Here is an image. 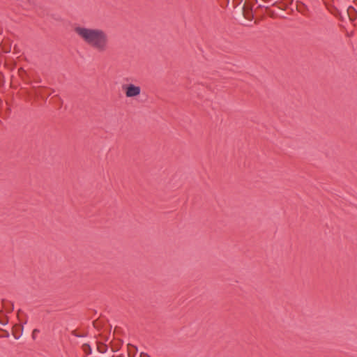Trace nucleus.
I'll return each mask as SVG.
<instances>
[{
    "mask_svg": "<svg viewBox=\"0 0 357 357\" xmlns=\"http://www.w3.org/2000/svg\"><path fill=\"white\" fill-rule=\"evenodd\" d=\"M75 31L87 44L98 51L103 52L107 49V37L103 31L77 27Z\"/></svg>",
    "mask_w": 357,
    "mask_h": 357,
    "instance_id": "f257e3e1",
    "label": "nucleus"
},
{
    "mask_svg": "<svg viewBox=\"0 0 357 357\" xmlns=\"http://www.w3.org/2000/svg\"><path fill=\"white\" fill-rule=\"evenodd\" d=\"M126 95L127 97L137 96L140 93L141 89L139 86L133 84H129L126 87Z\"/></svg>",
    "mask_w": 357,
    "mask_h": 357,
    "instance_id": "f03ea898",
    "label": "nucleus"
},
{
    "mask_svg": "<svg viewBox=\"0 0 357 357\" xmlns=\"http://www.w3.org/2000/svg\"><path fill=\"white\" fill-rule=\"evenodd\" d=\"M82 349L86 355H89L91 353V348L89 344H84L82 346Z\"/></svg>",
    "mask_w": 357,
    "mask_h": 357,
    "instance_id": "7ed1b4c3",
    "label": "nucleus"
},
{
    "mask_svg": "<svg viewBox=\"0 0 357 357\" xmlns=\"http://www.w3.org/2000/svg\"><path fill=\"white\" fill-rule=\"evenodd\" d=\"M98 349L100 353H104L106 351V345L102 344L98 347Z\"/></svg>",
    "mask_w": 357,
    "mask_h": 357,
    "instance_id": "20e7f679",
    "label": "nucleus"
},
{
    "mask_svg": "<svg viewBox=\"0 0 357 357\" xmlns=\"http://www.w3.org/2000/svg\"><path fill=\"white\" fill-rule=\"evenodd\" d=\"M71 333H72V335H73L76 336V337H83V336H84V335H79V334L77 333V331H76L75 330L71 332Z\"/></svg>",
    "mask_w": 357,
    "mask_h": 357,
    "instance_id": "39448f33",
    "label": "nucleus"
},
{
    "mask_svg": "<svg viewBox=\"0 0 357 357\" xmlns=\"http://www.w3.org/2000/svg\"><path fill=\"white\" fill-rule=\"evenodd\" d=\"M37 333H39V330H38V329H36H36H34V330L33 331V333H32V337H33V339H35V335H36V334H37Z\"/></svg>",
    "mask_w": 357,
    "mask_h": 357,
    "instance_id": "423d86ee",
    "label": "nucleus"
}]
</instances>
